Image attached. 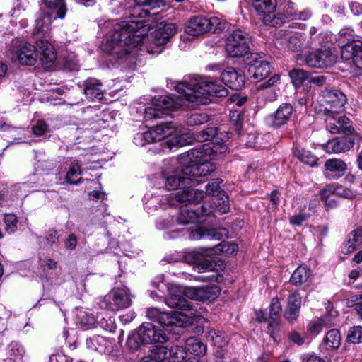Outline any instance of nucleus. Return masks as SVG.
Instances as JSON below:
<instances>
[{
  "label": "nucleus",
  "instance_id": "nucleus-1",
  "mask_svg": "<svg viewBox=\"0 0 362 362\" xmlns=\"http://www.w3.org/2000/svg\"><path fill=\"white\" fill-rule=\"evenodd\" d=\"M211 147V144H206L179 156L177 174L168 177L165 181L167 189H177L170 194L177 202H199L204 198V191L191 187L200 183L198 177L206 176L215 170L213 163H209L210 155L213 151H221L223 148L218 147L214 150Z\"/></svg>",
  "mask_w": 362,
  "mask_h": 362
},
{
  "label": "nucleus",
  "instance_id": "nucleus-2",
  "mask_svg": "<svg viewBox=\"0 0 362 362\" xmlns=\"http://www.w3.org/2000/svg\"><path fill=\"white\" fill-rule=\"evenodd\" d=\"M175 90L179 93L176 98L167 95L153 98L151 105L145 109L144 119L148 121L160 118L168 115V111L179 107L208 104L211 95L225 97L228 95L222 80L211 78L196 77L188 82H180L175 86Z\"/></svg>",
  "mask_w": 362,
  "mask_h": 362
},
{
  "label": "nucleus",
  "instance_id": "nucleus-3",
  "mask_svg": "<svg viewBox=\"0 0 362 362\" xmlns=\"http://www.w3.org/2000/svg\"><path fill=\"white\" fill-rule=\"evenodd\" d=\"M129 19L121 21H112L107 26L112 28L106 37L103 49L119 57L127 54L135 56L138 50H142L143 43L146 40L148 25L138 18L150 15L148 9L134 0V5L128 8Z\"/></svg>",
  "mask_w": 362,
  "mask_h": 362
},
{
  "label": "nucleus",
  "instance_id": "nucleus-4",
  "mask_svg": "<svg viewBox=\"0 0 362 362\" xmlns=\"http://www.w3.org/2000/svg\"><path fill=\"white\" fill-rule=\"evenodd\" d=\"M221 182H222L221 180H212L206 186L204 197H211L210 201H212L215 204L214 205L204 202L201 210L196 211L187 206V204L192 202L184 203L185 205L180 208L177 216L179 223L187 225L194 223L199 216H209L214 211H218L221 214L228 212L229 210L228 198L226 193L221 189Z\"/></svg>",
  "mask_w": 362,
  "mask_h": 362
},
{
  "label": "nucleus",
  "instance_id": "nucleus-5",
  "mask_svg": "<svg viewBox=\"0 0 362 362\" xmlns=\"http://www.w3.org/2000/svg\"><path fill=\"white\" fill-rule=\"evenodd\" d=\"M147 317L158 322L163 327H188L194 322H199L200 316L194 313L190 315L185 314L182 312H161L156 308H150L146 312Z\"/></svg>",
  "mask_w": 362,
  "mask_h": 362
},
{
  "label": "nucleus",
  "instance_id": "nucleus-6",
  "mask_svg": "<svg viewBox=\"0 0 362 362\" xmlns=\"http://www.w3.org/2000/svg\"><path fill=\"white\" fill-rule=\"evenodd\" d=\"M194 138L199 142H204L213 140L212 142L200 144L197 146L195 148H200L201 146L206 144H211L212 146L211 148H213L214 150H216L217 148L218 149V147H223V150L221 151H213V152L210 155V158L209 159V163H211V160L212 159H215L218 154H222L227 150V146L224 143L228 136L227 135L223 134V133L219 132L218 129L217 127H210L206 128L205 129L199 131L194 134Z\"/></svg>",
  "mask_w": 362,
  "mask_h": 362
},
{
  "label": "nucleus",
  "instance_id": "nucleus-7",
  "mask_svg": "<svg viewBox=\"0 0 362 362\" xmlns=\"http://www.w3.org/2000/svg\"><path fill=\"white\" fill-rule=\"evenodd\" d=\"M250 37L248 33L235 30L226 40V51L230 57H242L250 52Z\"/></svg>",
  "mask_w": 362,
  "mask_h": 362
},
{
  "label": "nucleus",
  "instance_id": "nucleus-8",
  "mask_svg": "<svg viewBox=\"0 0 362 362\" xmlns=\"http://www.w3.org/2000/svg\"><path fill=\"white\" fill-rule=\"evenodd\" d=\"M132 298L129 288H116L104 297L100 307L110 311H118L129 308L132 303Z\"/></svg>",
  "mask_w": 362,
  "mask_h": 362
},
{
  "label": "nucleus",
  "instance_id": "nucleus-9",
  "mask_svg": "<svg viewBox=\"0 0 362 362\" xmlns=\"http://www.w3.org/2000/svg\"><path fill=\"white\" fill-rule=\"evenodd\" d=\"M183 259L187 264H194L199 272L214 271L216 267V260L211 257L209 247H200L186 252Z\"/></svg>",
  "mask_w": 362,
  "mask_h": 362
},
{
  "label": "nucleus",
  "instance_id": "nucleus-10",
  "mask_svg": "<svg viewBox=\"0 0 362 362\" xmlns=\"http://www.w3.org/2000/svg\"><path fill=\"white\" fill-rule=\"evenodd\" d=\"M221 21L218 17L207 18L204 16H195L187 22L185 32L193 36L202 35L204 33L214 31L221 28Z\"/></svg>",
  "mask_w": 362,
  "mask_h": 362
},
{
  "label": "nucleus",
  "instance_id": "nucleus-11",
  "mask_svg": "<svg viewBox=\"0 0 362 362\" xmlns=\"http://www.w3.org/2000/svg\"><path fill=\"white\" fill-rule=\"evenodd\" d=\"M304 35L301 33L280 30L276 35V43L283 49L300 52L304 45Z\"/></svg>",
  "mask_w": 362,
  "mask_h": 362
},
{
  "label": "nucleus",
  "instance_id": "nucleus-12",
  "mask_svg": "<svg viewBox=\"0 0 362 362\" xmlns=\"http://www.w3.org/2000/svg\"><path fill=\"white\" fill-rule=\"evenodd\" d=\"M337 57L332 50L319 49L310 52L305 57L306 64L314 68L331 66L337 62Z\"/></svg>",
  "mask_w": 362,
  "mask_h": 362
},
{
  "label": "nucleus",
  "instance_id": "nucleus-13",
  "mask_svg": "<svg viewBox=\"0 0 362 362\" xmlns=\"http://www.w3.org/2000/svg\"><path fill=\"white\" fill-rule=\"evenodd\" d=\"M323 97L327 103L325 109L326 115L338 114L344 110L346 102V95L339 90L329 89L323 92Z\"/></svg>",
  "mask_w": 362,
  "mask_h": 362
},
{
  "label": "nucleus",
  "instance_id": "nucleus-14",
  "mask_svg": "<svg viewBox=\"0 0 362 362\" xmlns=\"http://www.w3.org/2000/svg\"><path fill=\"white\" fill-rule=\"evenodd\" d=\"M258 54H252L248 62V71L254 79L262 81L267 77L271 71L272 66L269 62L262 59Z\"/></svg>",
  "mask_w": 362,
  "mask_h": 362
},
{
  "label": "nucleus",
  "instance_id": "nucleus-15",
  "mask_svg": "<svg viewBox=\"0 0 362 362\" xmlns=\"http://www.w3.org/2000/svg\"><path fill=\"white\" fill-rule=\"evenodd\" d=\"M185 297V288L177 285H172L169 287V296L165 299V303L172 308L190 310L192 306Z\"/></svg>",
  "mask_w": 362,
  "mask_h": 362
},
{
  "label": "nucleus",
  "instance_id": "nucleus-16",
  "mask_svg": "<svg viewBox=\"0 0 362 362\" xmlns=\"http://www.w3.org/2000/svg\"><path fill=\"white\" fill-rule=\"evenodd\" d=\"M15 57L22 65L34 66L38 61V52L35 45L23 42L16 47Z\"/></svg>",
  "mask_w": 362,
  "mask_h": 362
},
{
  "label": "nucleus",
  "instance_id": "nucleus-17",
  "mask_svg": "<svg viewBox=\"0 0 362 362\" xmlns=\"http://www.w3.org/2000/svg\"><path fill=\"white\" fill-rule=\"evenodd\" d=\"M219 294L220 289L217 286L185 288L186 298L197 301L212 300L216 298Z\"/></svg>",
  "mask_w": 362,
  "mask_h": 362
},
{
  "label": "nucleus",
  "instance_id": "nucleus-18",
  "mask_svg": "<svg viewBox=\"0 0 362 362\" xmlns=\"http://www.w3.org/2000/svg\"><path fill=\"white\" fill-rule=\"evenodd\" d=\"M137 330L146 344L163 343L167 340L163 332L151 322H144Z\"/></svg>",
  "mask_w": 362,
  "mask_h": 362
},
{
  "label": "nucleus",
  "instance_id": "nucleus-19",
  "mask_svg": "<svg viewBox=\"0 0 362 362\" xmlns=\"http://www.w3.org/2000/svg\"><path fill=\"white\" fill-rule=\"evenodd\" d=\"M52 14L50 13H42L35 21L32 35L36 41L47 39L51 30Z\"/></svg>",
  "mask_w": 362,
  "mask_h": 362
},
{
  "label": "nucleus",
  "instance_id": "nucleus-20",
  "mask_svg": "<svg viewBox=\"0 0 362 362\" xmlns=\"http://www.w3.org/2000/svg\"><path fill=\"white\" fill-rule=\"evenodd\" d=\"M337 114L326 115L327 128L332 134H352L354 128L346 116L336 117Z\"/></svg>",
  "mask_w": 362,
  "mask_h": 362
},
{
  "label": "nucleus",
  "instance_id": "nucleus-21",
  "mask_svg": "<svg viewBox=\"0 0 362 362\" xmlns=\"http://www.w3.org/2000/svg\"><path fill=\"white\" fill-rule=\"evenodd\" d=\"M37 52L40 53L38 60L45 68L51 67L57 59V54L48 39L36 41Z\"/></svg>",
  "mask_w": 362,
  "mask_h": 362
},
{
  "label": "nucleus",
  "instance_id": "nucleus-22",
  "mask_svg": "<svg viewBox=\"0 0 362 362\" xmlns=\"http://www.w3.org/2000/svg\"><path fill=\"white\" fill-rule=\"evenodd\" d=\"M347 164L339 158L327 159L325 163L324 175L328 180H337L345 175Z\"/></svg>",
  "mask_w": 362,
  "mask_h": 362
},
{
  "label": "nucleus",
  "instance_id": "nucleus-23",
  "mask_svg": "<svg viewBox=\"0 0 362 362\" xmlns=\"http://www.w3.org/2000/svg\"><path fill=\"white\" fill-rule=\"evenodd\" d=\"M354 145V139L344 136L328 141L323 145V149L328 153H340L349 151Z\"/></svg>",
  "mask_w": 362,
  "mask_h": 362
},
{
  "label": "nucleus",
  "instance_id": "nucleus-24",
  "mask_svg": "<svg viewBox=\"0 0 362 362\" xmlns=\"http://www.w3.org/2000/svg\"><path fill=\"white\" fill-rule=\"evenodd\" d=\"M341 58L352 59L356 67L362 69V42L354 41L345 45L341 49Z\"/></svg>",
  "mask_w": 362,
  "mask_h": 362
},
{
  "label": "nucleus",
  "instance_id": "nucleus-25",
  "mask_svg": "<svg viewBox=\"0 0 362 362\" xmlns=\"http://www.w3.org/2000/svg\"><path fill=\"white\" fill-rule=\"evenodd\" d=\"M222 82L228 87L238 90L245 85V76L241 71L228 67L221 74Z\"/></svg>",
  "mask_w": 362,
  "mask_h": 362
},
{
  "label": "nucleus",
  "instance_id": "nucleus-26",
  "mask_svg": "<svg viewBox=\"0 0 362 362\" xmlns=\"http://www.w3.org/2000/svg\"><path fill=\"white\" fill-rule=\"evenodd\" d=\"M277 2L280 4V6L284 4H288L289 0H255L253 3V6L255 8L264 14V21L265 23H270L272 21L270 20L272 18L274 17V15L272 16V13L274 11L276 8V4Z\"/></svg>",
  "mask_w": 362,
  "mask_h": 362
},
{
  "label": "nucleus",
  "instance_id": "nucleus-27",
  "mask_svg": "<svg viewBox=\"0 0 362 362\" xmlns=\"http://www.w3.org/2000/svg\"><path fill=\"white\" fill-rule=\"evenodd\" d=\"M228 230L225 228L206 229L200 228L191 232L189 238L192 240L209 239L219 240L227 236Z\"/></svg>",
  "mask_w": 362,
  "mask_h": 362
},
{
  "label": "nucleus",
  "instance_id": "nucleus-28",
  "mask_svg": "<svg viewBox=\"0 0 362 362\" xmlns=\"http://www.w3.org/2000/svg\"><path fill=\"white\" fill-rule=\"evenodd\" d=\"M177 32V27L175 23H169L160 25L153 35L154 43L156 45L161 46L166 44L168 40Z\"/></svg>",
  "mask_w": 362,
  "mask_h": 362
},
{
  "label": "nucleus",
  "instance_id": "nucleus-29",
  "mask_svg": "<svg viewBox=\"0 0 362 362\" xmlns=\"http://www.w3.org/2000/svg\"><path fill=\"white\" fill-rule=\"evenodd\" d=\"M83 86V92L87 98L100 100L103 98L102 83L99 80L89 78L84 81Z\"/></svg>",
  "mask_w": 362,
  "mask_h": 362
},
{
  "label": "nucleus",
  "instance_id": "nucleus-30",
  "mask_svg": "<svg viewBox=\"0 0 362 362\" xmlns=\"http://www.w3.org/2000/svg\"><path fill=\"white\" fill-rule=\"evenodd\" d=\"M293 110L290 103H282L274 115L272 125L279 127L286 124L292 115Z\"/></svg>",
  "mask_w": 362,
  "mask_h": 362
},
{
  "label": "nucleus",
  "instance_id": "nucleus-31",
  "mask_svg": "<svg viewBox=\"0 0 362 362\" xmlns=\"http://www.w3.org/2000/svg\"><path fill=\"white\" fill-rule=\"evenodd\" d=\"M333 36L329 33H320L315 37L314 41L308 42L307 46L310 48L317 47L326 50H332L333 47Z\"/></svg>",
  "mask_w": 362,
  "mask_h": 362
},
{
  "label": "nucleus",
  "instance_id": "nucleus-32",
  "mask_svg": "<svg viewBox=\"0 0 362 362\" xmlns=\"http://www.w3.org/2000/svg\"><path fill=\"white\" fill-rule=\"evenodd\" d=\"M362 245V228H358L350 233L344 245V252L351 253Z\"/></svg>",
  "mask_w": 362,
  "mask_h": 362
},
{
  "label": "nucleus",
  "instance_id": "nucleus-33",
  "mask_svg": "<svg viewBox=\"0 0 362 362\" xmlns=\"http://www.w3.org/2000/svg\"><path fill=\"white\" fill-rule=\"evenodd\" d=\"M159 348H163L166 351V362H182L187 356L185 346H174L168 349L166 346H160Z\"/></svg>",
  "mask_w": 362,
  "mask_h": 362
},
{
  "label": "nucleus",
  "instance_id": "nucleus-34",
  "mask_svg": "<svg viewBox=\"0 0 362 362\" xmlns=\"http://www.w3.org/2000/svg\"><path fill=\"white\" fill-rule=\"evenodd\" d=\"M111 342L106 338L97 335L86 339V346L88 349L105 353Z\"/></svg>",
  "mask_w": 362,
  "mask_h": 362
},
{
  "label": "nucleus",
  "instance_id": "nucleus-35",
  "mask_svg": "<svg viewBox=\"0 0 362 362\" xmlns=\"http://www.w3.org/2000/svg\"><path fill=\"white\" fill-rule=\"evenodd\" d=\"M211 257L225 253L228 255L236 254L238 251V246L233 242H221L214 247H209Z\"/></svg>",
  "mask_w": 362,
  "mask_h": 362
},
{
  "label": "nucleus",
  "instance_id": "nucleus-36",
  "mask_svg": "<svg viewBox=\"0 0 362 362\" xmlns=\"http://www.w3.org/2000/svg\"><path fill=\"white\" fill-rule=\"evenodd\" d=\"M185 349L187 354L195 356L204 355L206 352V346L197 338H189L186 341Z\"/></svg>",
  "mask_w": 362,
  "mask_h": 362
},
{
  "label": "nucleus",
  "instance_id": "nucleus-37",
  "mask_svg": "<svg viewBox=\"0 0 362 362\" xmlns=\"http://www.w3.org/2000/svg\"><path fill=\"white\" fill-rule=\"evenodd\" d=\"M341 334L338 329H330L323 339V344L327 349H337L341 344Z\"/></svg>",
  "mask_w": 362,
  "mask_h": 362
},
{
  "label": "nucleus",
  "instance_id": "nucleus-38",
  "mask_svg": "<svg viewBox=\"0 0 362 362\" xmlns=\"http://www.w3.org/2000/svg\"><path fill=\"white\" fill-rule=\"evenodd\" d=\"M207 339L218 348L223 347L228 343L227 335L220 330L211 329L206 335Z\"/></svg>",
  "mask_w": 362,
  "mask_h": 362
},
{
  "label": "nucleus",
  "instance_id": "nucleus-39",
  "mask_svg": "<svg viewBox=\"0 0 362 362\" xmlns=\"http://www.w3.org/2000/svg\"><path fill=\"white\" fill-rule=\"evenodd\" d=\"M310 276V270L307 267H298L292 274L291 281L296 286H300L307 281Z\"/></svg>",
  "mask_w": 362,
  "mask_h": 362
},
{
  "label": "nucleus",
  "instance_id": "nucleus-40",
  "mask_svg": "<svg viewBox=\"0 0 362 362\" xmlns=\"http://www.w3.org/2000/svg\"><path fill=\"white\" fill-rule=\"evenodd\" d=\"M294 154L301 162L306 165L313 167L317 164V158L310 151L300 147H296Z\"/></svg>",
  "mask_w": 362,
  "mask_h": 362
},
{
  "label": "nucleus",
  "instance_id": "nucleus-41",
  "mask_svg": "<svg viewBox=\"0 0 362 362\" xmlns=\"http://www.w3.org/2000/svg\"><path fill=\"white\" fill-rule=\"evenodd\" d=\"M81 173V167L78 161L74 160L71 163L69 169L66 173V180L68 183L78 184L81 180L79 176Z\"/></svg>",
  "mask_w": 362,
  "mask_h": 362
},
{
  "label": "nucleus",
  "instance_id": "nucleus-42",
  "mask_svg": "<svg viewBox=\"0 0 362 362\" xmlns=\"http://www.w3.org/2000/svg\"><path fill=\"white\" fill-rule=\"evenodd\" d=\"M156 132L154 127L151 128L144 133H139L134 137L135 143L136 145L144 146L146 144L154 143L159 141L157 138Z\"/></svg>",
  "mask_w": 362,
  "mask_h": 362
},
{
  "label": "nucleus",
  "instance_id": "nucleus-43",
  "mask_svg": "<svg viewBox=\"0 0 362 362\" xmlns=\"http://www.w3.org/2000/svg\"><path fill=\"white\" fill-rule=\"evenodd\" d=\"M153 127L157 134L156 139H158V141H161L165 138L171 136L176 132L175 125L171 122L160 124Z\"/></svg>",
  "mask_w": 362,
  "mask_h": 362
},
{
  "label": "nucleus",
  "instance_id": "nucleus-44",
  "mask_svg": "<svg viewBox=\"0 0 362 362\" xmlns=\"http://www.w3.org/2000/svg\"><path fill=\"white\" fill-rule=\"evenodd\" d=\"M166 351L163 348L156 347L144 356L140 362H166Z\"/></svg>",
  "mask_w": 362,
  "mask_h": 362
},
{
  "label": "nucleus",
  "instance_id": "nucleus-45",
  "mask_svg": "<svg viewBox=\"0 0 362 362\" xmlns=\"http://www.w3.org/2000/svg\"><path fill=\"white\" fill-rule=\"evenodd\" d=\"M44 3L48 8L57 11L58 18H63L65 16L66 8L64 0H44Z\"/></svg>",
  "mask_w": 362,
  "mask_h": 362
},
{
  "label": "nucleus",
  "instance_id": "nucleus-46",
  "mask_svg": "<svg viewBox=\"0 0 362 362\" xmlns=\"http://www.w3.org/2000/svg\"><path fill=\"white\" fill-rule=\"evenodd\" d=\"M145 344L137 329L128 337L126 342L127 348L132 351L138 350L141 346Z\"/></svg>",
  "mask_w": 362,
  "mask_h": 362
},
{
  "label": "nucleus",
  "instance_id": "nucleus-47",
  "mask_svg": "<svg viewBox=\"0 0 362 362\" xmlns=\"http://www.w3.org/2000/svg\"><path fill=\"white\" fill-rule=\"evenodd\" d=\"M8 360L13 362H23L25 351L23 347L18 343H11L9 349Z\"/></svg>",
  "mask_w": 362,
  "mask_h": 362
},
{
  "label": "nucleus",
  "instance_id": "nucleus-48",
  "mask_svg": "<svg viewBox=\"0 0 362 362\" xmlns=\"http://www.w3.org/2000/svg\"><path fill=\"white\" fill-rule=\"evenodd\" d=\"M289 76L292 80L293 85L298 88L303 82L308 79V74L303 69H296L290 71Z\"/></svg>",
  "mask_w": 362,
  "mask_h": 362
},
{
  "label": "nucleus",
  "instance_id": "nucleus-49",
  "mask_svg": "<svg viewBox=\"0 0 362 362\" xmlns=\"http://www.w3.org/2000/svg\"><path fill=\"white\" fill-rule=\"evenodd\" d=\"M346 340L349 343H362V327L354 326L351 327L347 334Z\"/></svg>",
  "mask_w": 362,
  "mask_h": 362
},
{
  "label": "nucleus",
  "instance_id": "nucleus-50",
  "mask_svg": "<svg viewBox=\"0 0 362 362\" xmlns=\"http://www.w3.org/2000/svg\"><path fill=\"white\" fill-rule=\"evenodd\" d=\"M281 310L282 308L279 299L278 298H273L269 306V318L276 322Z\"/></svg>",
  "mask_w": 362,
  "mask_h": 362
},
{
  "label": "nucleus",
  "instance_id": "nucleus-51",
  "mask_svg": "<svg viewBox=\"0 0 362 362\" xmlns=\"http://www.w3.org/2000/svg\"><path fill=\"white\" fill-rule=\"evenodd\" d=\"M140 5H144L145 8L150 10L160 8L166 6V0H135Z\"/></svg>",
  "mask_w": 362,
  "mask_h": 362
},
{
  "label": "nucleus",
  "instance_id": "nucleus-52",
  "mask_svg": "<svg viewBox=\"0 0 362 362\" xmlns=\"http://www.w3.org/2000/svg\"><path fill=\"white\" fill-rule=\"evenodd\" d=\"M186 138L187 134H175L174 136L171 137L166 141V144L168 148L171 150L174 147L182 146L187 144V142Z\"/></svg>",
  "mask_w": 362,
  "mask_h": 362
},
{
  "label": "nucleus",
  "instance_id": "nucleus-53",
  "mask_svg": "<svg viewBox=\"0 0 362 362\" xmlns=\"http://www.w3.org/2000/svg\"><path fill=\"white\" fill-rule=\"evenodd\" d=\"M6 224V230L8 233H12L17 230L18 218L13 214H6L4 217Z\"/></svg>",
  "mask_w": 362,
  "mask_h": 362
},
{
  "label": "nucleus",
  "instance_id": "nucleus-54",
  "mask_svg": "<svg viewBox=\"0 0 362 362\" xmlns=\"http://www.w3.org/2000/svg\"><path fill=\"white\" fill-rule=\"evenodd\" d=\"M338 188L339 187L337 185L330 184L327 185L323 189L320 191V199L325 203V204H327V200L329 197L334 194Z\"/></svg>",
  "mask_w": 362,
  "mask_h": 362
},
{
  "label": "nucleus",
  "instance_id": "nucleus-55",
  "mask_svg": "<svg viewBox=\"0 0 362 362\" xmlns=\"http://www.w3.org/2000/svg\"><path fill=\"white\" fill-rule=\"evenodd\" d=\"M301 296L297 292L291 293L287 299L286 306L300 310L301 307Z\"/></svg>",
  "mask_w": 362,
  "mask_h": 362
},
{
  "label": "nucleus",
  "instance_id": "nucleus-56",
  "mask_svg": "<svg viewBox=\"0 0 362 362\" xmlns=\"http://www.w3.org/2000/svg\"><path fill=\"white\" fill-rule=\"evenodd\" d=\"M324 327L320 319L317 318L310 322L308 325V332L312 334L317 335Z\"/></svg>",
  "mask_w": 362,
  "mask_h": 362
},
{
  "label": "nucleus",
  "instance_id": "nucleus-57",
  "mask_svg": "<svg viewBox=\"0 0 362 362\" xmlns=\"http://www.w3.org/2000/svg\"><path fill=\"white\" fill-rule=\"evenodd\" d=\"M55 167V163L53 160H39L36 164V169L47 174L53 170Z\"/></svg>",
  "mask_w": 362,
  "mask_h": 362
},
{
  "label": "nucleus",
  "instance_id": "nucleus-58",
  "mask_svg": "<svg viewBox=\"0 0 362 362\" xmlns=\"http://www.w3.org/2000/svg\"><path fill=\"white\" fill-rule=\"evenodd\" d=\"M81 323L83 329H89L94 327L96 319L91 314H86L81 317Z\"/></svg>",
  "mask_w": 362,
  "mask_h": 362
},
{
  "label": "nucleus",
  "instance_id": "nucleus-59",
  "mask_svg": "<svg viewBox=\"0 0 362 362\" xmlns=\"http://www.w3.org/2000/svg\"><path fill=\"white\" fill-rule=\"evenodd\" d=\"M208 117L205 114H193L187 119L189 125H199L207 122Z\"/></svg>",
  "mask_w": 362,
  "mask_h": 362
},
{
  "label": "nucleus",
  "instance_id": "nucleus-60",
  "mask_svg": "<svg viewBox=\"0 0 362 362\" xmlns=\"http://www.w3.org/2000/svg\"><path fill=\"white\" fill-rule=\"evenodd\" d=\"M299 313L300 310L286 306L284 315L286 320L293 322L299 317Z\"/></svg>",
  "mask_w": 362,
  "mask_h": 362
},
{
  "label": "nucleus",
  "instance_id": "nucleus-61",
  "mask_svg": "<svg viewBox=\"0 0 362 362\" xmlns=\"http://www.w3.org/2000/svg\"><path fill=\"white\" fill-rule=\"evenodd\" d=\"M47 129V125L45 122L38 120L35 125L32 127L33 133L36 136H41L44 134Z\"/></svg>",
  "mask_w": 362,
  "mask_h": 362
},
{
  "label": "nucleus",
  "instance_id": "nucleus-62",
  "mask_svg": "<svg viewBox=\"0 0 362 362\" xmlns=\"http://www.w3.org/2000/svg\"><path fill=\"white\" fill-rule=\"evenodd\" d=\"M78 240L77 237L74 233H71L64 240V245L67 250H73L77 245Z\"/></svg>",
  "mask_w": 362,
  "mask_h": 362
},
{
  "label": "nucleus",
  "instance_id": "nucleus-63",
  "mask_svg": "<svg viewBox=\"0 0 362 362\" xmlns=\"http://www.w3.org/2000/svg\"><path fill=\"white\" fill-rule=\"evenodd\" d=\"M59 238V235H58L57 230L54 229H50L47 231V235L45 237V240L47 244L49 245H52L58 242Z\"/></svg>",
  "mask_w": 362,
  "mask_h": 362
},
{
  "label": "nucleus",
  "instance_id": "nucleus-64",
  "mask_svg": "<svg viewBox=\"0 0 362 362\" xmlns=\"http://www.w3.org/2000/svg\"><path fill=\"white\" fill-rule=\"evenodd\" d=\"M325 327H329L335 325V316L333 313L327 314L320 318Z\"/></svg>",
  "mask_w": 362,
  "mask_h": 362
}]
</instances>
